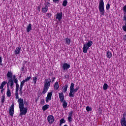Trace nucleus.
<instances>
[{"label":"nucleus","instance_id":"a878e982","mask_svg":"<svg viewBox=\"0 0 126 126\" xmlns=\"http://www.w3.org/2000/svg\"><path fill=\"white\" fill-rule=\"evenodd\" d=\"M47 11H48V8L46 6H43L42 8V12L45 13V12H47Z\"/></svg>","mask_w":126,"mask_h":126},{"label":"nucleus","instance_id":"58836bf2","mask_svg":"<svg viewBox=\"0 0 126 126\" xmlns=\"http://www.w3.org/2000/svg\"><path fill=\"white\" fill-rule=\"evenodd\" d=\"M126 113H124L123 115L122 119H126Z\"/></svg>","mask_w":126,"mask_h":126},{"label":"nucleus","instance_id":"cd10ccee","mask_svg":"<svg viewBox=\"0 0 126 126\" xmlns=\"http://www.w3.org/2000/svg\"><path fill=\"white\" fill-rule=\"evenodd\" d=\"M50 5H51V3L49 2H46L45 3V6L47 7V8H48V7H50Z\"/></svg>","mask_w":126,"mask_h":126},{"label":"nucleus","instance_id":"6e6552de","mask_svg":"<svg viewBox=\"0 0 126 126\" xmlns=\"http://www.w3.org/2000/svg\"><path fill=\"white\" fill-rule=\"evenodd\" d=\"M9 115L11 117H13V115H14V104H12L9 109Z\"/></svg>","mask_w":126,"mask_h":126},{"label":"nucleus","instance_id":"5701e85b","mask_svg":"<svg viewBox=\"0 0 126 126\" xmlns=\"http://www.w3.org/2000/svg\"><path fill=\"white\" fill-rule=\"evenodd\" d=\"M106 57L108 59H111V58L113 57V55L112 54V53H111V52H110V51H108L106 53Z\"/></svg>","mask_w":126,"mask_h":126},{"label":"nucleus","instance_id":"72a5a7b5","mask_svg":"<svg viewBox=\"0 0 126 126\" xmlns=\"http://www.w3.org/2000/svg\"><path fill=\"white\" fill-rule=\"evenodd\" d=\"M33 83L34 84H36V82H37V77H35L33 78Z\"/></svg>","mask_w":126,"mask_h":126},{"label":"nucleus","instance_id":"ea45409f","mask_svg":"<svg viewBox=\"0 0 126 126\" xmlns=\"http://www.w3.org/2000/svg\"><path fill=\"white\" fill-rule=\"evenodd\" d=\"M0 89H1V90H0L1 93L2 94H3V91H4V88Z\"/></svg>","mask_w":126,"mask_h":126},{"label":"nucleus","instance_id":"9d476101","mask_svg":"<svg viewBox=\"0 0 126 126\" xmlns=\"http://www.w3.org/2000/svg\"><path fill=\"white\" fill-rule=\"evenodd\" d=\"M47 121L49 124H52L55 122V117L52 115L47 117Z\"/></svg>","mask_w":126,"mask_h":126},{"label":"nucleus","instance_id":"412c9836","mask_svg":"<svg viewBox=\"0 0 126 126\" xmlns=\"http://www.w3.org/2000/svg\"><path fill=\"white\" fill-rule=\"evenodd\" d=\"M49 108H50V105L49 104H45L42 107V110L43 111H46Z\"/></svg>","mask_w":126,"mask_h":126},{"label":"nucleus","instance_id":"39448f33","mask_svg":"<svg viewBox=\"0 0 126 126\" xmlns=\"http://www.w3.org/2000/svg\"><path fill=\"white\" fill-rule=\"evenodd\" d=\"M98 9L101 15H103L104 16L105 14V8L104 6V0H100L99 5H98Z\"/></svg>","mask_w":126,"mask_h":126},{"label":"nucleus","instance_id":"c85d7f7f","mask_svg":"<svg viewBox=\"0 0 126 126\" xmlns=\"http://www.w3.org/2000/svg\"><path fill=\"white\" fill-rule=\"evenodd\" d=\"M108 86L107 84H104L103 87V90H107V89H108Z\"/></svg>","mask_w":126,"mask_h":126},{"label":"nucleus","instance_id":"bb28decb","mask_svg":"<svg viewBox=\"0 0 126 126\" xmlns=\"http://www.w3.org/2000/svg\"><path fill=\"white\" fill-rule=\"evenodd\" d=\"M4 101H5V96L4 95H2L1 97V104H3V103H4Z\"/></svg>","mask_w":126,"mask_h":126},{"label":"nucleus","instance_id":"c03bdc74","mask_svg":"<svg viewBox=\"0 0 126 126\" xmlns=\"http://www.w3.org/2000/svg\"><path fill=\"white\" fill-rule=\"evenodd\" d=\"M123 39L124 40L125 42H126V35L124 36Z\"/></svg>","mask_w":126,"mask_h":126},{"label":"nucleus","instance_id":"9b49d317","mask_svg":"<svg viewBox=\"0 0 126 126\" xmlns=\"http://www.w3.org/2000/svg\"><path fill=\"white\" fill-rule=\"evenodd\" d=\"M56 19H57L58 21H61L62 19H63V13H58L56 14Z\"/></svg>","mask_w":126,"mask_h":126},{"label":"nucleus","instance_id":"7ed1b4c3","mask_svg":"<svg viewBox=\"0 0 126 126\" xmlns=\"http://www.w3.org/2000/svg\"><path fill=\"white\" fill-rule=\"evenodd\" d=\"M51 79L48 78L45 79L44 81V84L43 86V90L42 92V94H46L47 92H48V91L49 90V89L50 88V86H51Z\"/></svg>","mask_w":126,"mask_h":126},{"label":"nucleus","instance_id":"e433bc0d","mask_svg":"<svg viewBox=\"0 0 126 126\" xmlns=\"http://www.w3.org/2000/svg\"><path fill=\"white\" fill-rule=\"evenodd\" d=\"M123 11L125 14L126 13V5L123 7Z\"/></svg>","mask_w":126,"mask_h":126},{"label":"nucleus","instance_id":"0eeeda50","mask_svg":"<svg viewBox=\"0 0 126 126\" xmlns=\"http://www.w3.org/2000/svg\"><path fill=\"white\" fill-rule=\"evenodd\" d=\"M61 66L63 71H67L70 68V64L67 63H63Z\"/></svg>","mask_w":126,"mask_h":126},{"label":"nucleus","instance_id":"f8f14e48","mask_svg":"<svg viewBox=\"0 0 126 126\" xmlns=\"http://www.w3.org/2000/svg\"><path fill=\"white\" fill-rule=\"evenodd\" d=\"M59 96L61 102H63V101H65V100H64V95L63 94V93H60L59 94Z\"/></svg>","mask_w":126,"mask_h":126},{"label":"nucleus","instance_id":"a211bd4d","mask_svg":"<svg viewBox=\"0 0 126 126\" xmlns=\"http://www.w3.org/2000/svg\"><path fill=\"white\" fill-rule=\"evenodd\" d=\"M32 30V25L29 24L28 26L27 27V32H29L31 31Z\"/></svg>","mask_w":126,"mask_h":126},{"label":"nucleus","instance_id":"ddd939ff","mask_svg":"<svg viewBox=\"0 0 126 126\" xmlns=\"http://www.w3.org/2000/svg\"><path fill=\"white\" fill-rule=\"evenodd\" d=\"M21 51V47L19 46L16 48V49L14 51V54L16 55H19L20 54V52Z\"/></svg>","mask_w":126,"mask_h":126},{"label":"nucleus","instance_id":"f03ea898","mask_svg":"<svg viewBox=\"0 0 126 126\" xmlns=\"http://www.w3.org/2000/svg\"><path fill=\"white\" fill-rule=\"evenodd\" d=\"M19 92H15V99L18 100V103L19 104V108L20 109V116H24L27 114V111L28 109L27 107H24V103L23 102V99L20 98L18 95Z\"/></svg>","mask_w":126,"mask_h":126},{"label":"nucleus","instance_id":"6ab92c4d","mask_svg":"<svg viewBox=\"0 0 126 126\" xmlns=\"http://www.w3.org/2000/svg\"><path fill=\"white\" fill-rule=\"evenodd\" d=\"M61 103H63V108L66 109V107H67V102H66V100H64L63 101L61 102Z\"/></svg>","mask_w":126,"mask_h":126},{"label":"nucleus","instance_id":"c756f323","mask_svg":"<svg viewBox=\"0 0 126 126\" xmlns=\"http://www.w3.org/2000/svg\"><path fill=\"white\" fill-rule=\"evenodd\" d=\"M67 4V0H64L63 2V6H65Z\"/></svg>","mask_w":126,"mask_h":126},{"label":"nucleus","instance_id":"393cba45","mask_svg":"<svg viewBox=\"0 0 126 126\" xmlns=\"http://www.w3.org/2000/svg\"><path fill=\"white\" fill-rule=\"evenodd\" d=\"M7 84V82L5 81H3L1 83V85L0 86V89H2L3 87H4V86Z\"/></svg>","mask_w":126,"mask_h":126},{"label":"nucleus","instance_id":"7c9ffc66","mask_svg":"<svg viewBox=\"0 0 126 126\" xmlns=\"http://www.w3.org/2000/svg\"><path fill=\"white\" fill-rule=\"evenodd\" d=\"M64 123H65V120H64V119L62 118L60 120V124H64Z\"/></svg>","mask_w":126,"mask_h":126},{"label":"nucleus","instance_id":"4c0bfd02","mask_svg":"<svg viewBox=\"0 0 126 126\" xmlns=\"http://www.w3.org/2000/svg\"><path fill=\"white\" fill-rule=\"evenodd\" d=\"M73 114V111H71L69 113V115H68V117H72V114Z\"/></svg>","mask_w":126,"mask_h":126},{"label":"nucleus","instance_id":"20e7f679","mask_svg":"<svg viewBox=\"0 0 126 126\" xmlns=\"http://www.w3.org/2000/svg\"><path fill=\"white\" fill-rule=\"evenodd\" d=\"M78 89H79V87H77L75 89H74V83H71L70 86V92L69 94V97H74V94L77 92Z\"/></svg>","mask_w":126,"mask_h":126},{"label":"nucleus","instance_id":"f3484780","mask_svg":"<svg viewBox=\"0 0 126 126\" xmlns=\"http://www.w3.org/2000/svg\"><path fill=\"white\" fill-rule=\"evenodd\" d=\"M120 123H121V126H126V119H124L123 118H121Z\"/></svg>","mask_w":126,"mask_h":126},{"label":"nucleus","instance_id":"49530a36","mask_svg":"<svg viewBox=\"0 0 126 126\" xmlns=\"http://www.w3.org/2000/svg\"><path fill=\"white\" fill-rule=\"evenodd\" d=\"M62 125H63V124H61V123H60V126H62Z\"/></svg>","mask_w":126,"mask_h":126},{"label":"nucleus","instance_id":"f257e3e1","mask_svg":"<svg viewBox=\"0 0 126 126\" xmlns=\"http://www.w3.org/2000/svg\"><path fill=\"white\" fill-rule=\"evenodd\" d=\"M7 78H8L7 85H9L11 89H13L14 87V83L16 84L15 92H19L20 87L18 84V79L15 75H13L11 71H8L6 74Z\"/></svg>","mask_w":126,"mask_h":126},{"label":"nucleus","instance_id":"a18cd8bd","mask_svg":"<svg viewBox=\"0 0 126 126\" xmlns=\"http://www.w3.org/2000/svg\"><path fill=\"white\" fill-rule=\"evenodd\" d=\"M2 63V58L0 56V63Z\"/></svg>","mask_w":126,"mask_h":126},{"label":"nucleus","instance_id":"2f4dec72","mask_svg":"<svg viewBox=\"0 0 126 126\" xmlns=\"http://www.w3.org/2000/svg\"><path fill=\"white\" fill-rule=\"evenodd\" d=\"M86 110L87 112H90V111H91V110H92V109L91 108V107H90L89 106H87Z\"/></svg>","mask_w":126,"mask_h":126},{"label":"nucleus","instance_id":"a19ab883","mask_svg":"<svg viewBox=\"0 0 126 126\" xmlns=\"http://www.w3.org/2000/svg\"><path fill=\"white\" fill-rule=\"evenodd\" d=\"M55 79H56V78L55 77H52V80H51V81L52 82H55Z\"/></svg>","mask_w":126,"mask_h":126},{"label":"nucleus","instance_id":"79ce46f5","mask_svg":"<svg viewBox=\"0 0 126 126\" xmlns=\"http://www.w3.org/2000/svg\"><path fill=\"white\" fill-rule=\"evenodd\" d=\"M47 16H48V17H51V16H52V14H51V13H47Z\"/></svg>","mask_w":126,"mask_h":126},{"label":"nucleus","instance_id":"473e14b6","mask_svg":"<svg viewBox=\"0 0 126 126\" xmlns=\"http://www.w3.org/2000/svg\"><path fill=\"white\" fill-rule=\"evenodd\" d=\"M31 79V77L30 76L27 77V78H26L24 81H25L26 82H27V81H29Z\"/></svg>","mask_w":126,"mask_h":126},{"label":"nucleus","instance_id":"4468645a","mask_svg":"<svg viewBox=\"0 0 126 126\" xmlns=\"http://www.w3.org/2000/svg\"><path fill=\"white\" fill-rule=\"evenodd\" d=\"M7 92H6V95L7 97H10L11 96V92H10V89H9V85H7Z\"/></svg>","mask_w":126,"mask_h":126},{"label":"nucleus","instance_id":"dca6fc26","mask_svg":"<svg viewBox=\"0 0 126 126\" xmlns=\"http://www.w3.org/2000/svg\"><path fill=\"white\" fill-rule=\"evenodd\" d=\"M124 21H125V25L123 26L122 28L125 32H126V15H124L123 18Z\"/></svg>","mask_w":126,"mask_h":126},{"label":"nucleus","instance_id":"423d86ee","mask_svg":"<svg viewBox=\"0 0 126 126\" xmlns=\"http://www.w3.org/2000/svg\"><path fill=\"white\" fill-rule=\"evenodd\" d=\"M92 45H93V42L91 40L89 41L87 43L84 44L83 47V53L86 54L88 50H89V48H90Z\"/></svg>","mask_w":126,"mask_h":126},{"label":"nucleus","instance_id":"37998d69","mask_svg":"<svg viewBox=\"0 0 126 126\" xmlns=\"http://www.w3.org/2000/svg\"><path fill=\"white\" fill-rule=\"evenodd\" d=\"M53 0V2H59V1H60V0Z\"/></svg>","mask_w":126,"mask_h":126},{"label":"nucleus","instance_id":"aec40b11","mask_svg":"<svg viewBox=\"0 0 126 126\" xmlns=\"http://www.w3.org/2000/svg\"><path fill=\"white\" fill-rule=\"evenodd\" d=\"M68 87V86H67V85H65L63 87V93H65V92L67 91Z\"/></svg>","mask_w":126,"mask_h":126},{"label":"nucleus","instance_id":"f704fd0d","mask_svg":"<svg viewBox=\"0 0 126 126\" xmlns=\"http://www.w3.org/2000/svg\"><path fill=\"white\" fill-rule=\"evenodd\" d=\"M68 121L69 123H71V122H72V117L68 116Z\"/></svg>","mask_w":126,"mask_h":126},{"label":"nucleus","instance_id":"de8ad7c7","mask_svg":"<svg viewBox=\"0 0 126 126\" xmlns=\"http://www.w3.org/2000/svg\"><path fill=\"white\" fill-rule=\"evenodd\" d=\"M63 126H67V125H64Z\"/></svg>","mask_w":126,"mask_h":126},{"label":"nucleus","instance_id":"2eb2a0df","mask_svg":"<svg viewBox=\"0 0 126 126\" xmlns=\"http://www.w3.org/2000/svg\"><path fill=\"white\" fill-rule=\"evenodd\" d=\"M26 82L24 80L21 82L20 83V92H21L22 91V89L23 88V87L24 86V83Z\"/></svg>","mask_w":126,"mask_h":126},{"label":"nucleus","instance_id":"4be33fe9","mask_svg":"<svg viewBox=\"0 0 126 126\" xmlns=\"http://www.w3.org/2000/svg\"><path fill=\"white\" fill-rule=\"evenodd\" d=\"M65 44L66 45H68V46H69L70 45V39H69L68 38H66L65 39Z\"/></svg>","mask_w":126,"mask_h":126},{"label":"nucleus","instance_id":"1a4fd4ad","mask_svg":"<svg viewBox=\"0 0 126 126\" xmlns=\"http://www.w3.org/2000/svg\"><path fill=\"white\" fill-rule=\"evenodd\" d=\"M52 95H53L52 92L48 93L47 96L45 98V101L46 103H49V101L52 100Z\"/></svg>","mask_w":126,"mask_h":126},{"label":"nucleus","instance_id":"b1692460","mask_svg":"<svg viewBox=\"0 0 126 126\" xmlns=\"http://www.w3.org/2000/svg\"><path fill=\"white\" fill-rule=\"evenodd\" d=\"M59 87H60L59 86V82H56V83L54 84L55 90H58V89H59Z\"/></svg>","mask_w":126,"mask_h":126},{"label":"nucleus","instance_id":"c9c22d12","mask_svg":"<svg viewBox=\"0 0 126 126\" xmlns=\"http://www.w3.org/2000/svg\"><path fill=\"white\" fill-rule=\"evenodd\" d=\"M106 9L107 10H109V9H110V4L108 3L106 6Z\"/></svg>","mask_w":126,"mask_h":126}]
</instances>
